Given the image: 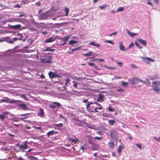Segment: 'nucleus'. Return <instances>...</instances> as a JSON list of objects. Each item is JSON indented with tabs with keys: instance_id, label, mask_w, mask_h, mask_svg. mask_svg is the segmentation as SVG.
<instances>
[{
	"instance_id": "2eb2a0df",
	"label": "nucleus",
	"mask_w": 160,
	"mask_h": 160,
	"mask_svg": "<svg viewBox=\"0 0 160 160\" xmlns=\"http://www.w3.org/2000/svg\"><path fill=\"white\" fill-rule=\"evenodd\" d=\"M39 111V112L38 114V115L42 117H43L44 115V110L42 108H40Z\"/></svg>"
},
{
	"instance_id": "f257e3e1",
	"label": "nucleus",
	"mask_w": 160,
	"mask_h": 160,
	"mask_svg": "<svg viewBox=\"0 0 160 160\" xmlns=\"http://www.w3.org/2000/svg\"><path fill=\"white\" fill-rule=\"evenodd\" d=\"M152 90L157 93H160V81H154L152 83Z\"/></svg>"
},
{
	"instance_id": "58836bf2",
	"label": "nucleus",
	"mask_w": 160,
	"mask_h": 160,
	"mask_svg": "<svg viewBox=\"0 0 160 160\" xmlns=\"http://www.w3.org/2000/svg\"><path fill=\"white\" fill-rule=\"evenodd\" d=\"M94 139L96 140H102V137H95L94 138Z\"/></svg>"
},
{
	"instance_id": "69168bd1",
	"label": "nucleus",
	"mask_w": 160,
	"mask_h": 160,
	"mask_svg": "<svg viewBox=\"0 0 160 160\" xmlns=\"http://www.w3.org/2000/svg\"><path fill=\"white\" fill-rule=\"evenodd\" d=\"M47 32L46 31H44L43 32H42V33L43 34H44V35H45V34H46L47 33Z\"/></svg>"
},
{
	"instance_id": "4d7b16f0",
	"label": "nucleus",
	"mask_w": 160,
	"mask_h": 160,
	"mask_svg": "<svg viewBox=\"0 0 160 160\" xmlns=\"http://www.w3.org/2000/svg\"><path fill=\"white\" fill-rule=\"evenodd\" d=\"M65 81H66V82H67L68 83L69 82V81H71V79L67 78L65 80Z\"/></svg>"
},
{
	"instance_id": "7c9ffc66",
	"label": "nucleus",
	"mask_w": 160,
	"mask_h": 160,
	"mask_svg": "<svg viewBox=\"0 0 160 160\" xmlns=\"http://www.w3.org/2000/svg\"><path fill=\"white\" fill-rule=\"evenodd\" d=\"M135 44L136 46L138 47V48L139 49H141L142 48V47L141 46L140 44L137 42H135Z\"/></svg>"
},
{
	"instance_id": "cd10ccee",
	"label": "nucleus",
	"mask_w": 160,
	"mask_h": 160,
	"mask_svg": "<svg viewBox=\"0 0 160 160\" xmlns=\"http://www.w3.org/2000/svg\"><path fill=\"white\" fill-rule=\"evenodd\" d=\"M90 45L93 46H95L97 47H100V45L99 44H95V42H92L90 43Z\"/></svg>"
},
{
	"instance_id": "5fc2aeb1",
	"label": "nucleus",
	"mask_w": 160,
	"mask_h": 160,
	"mask_svg": "<svg viewBox=\"0 0 160 160\" xmlns=\"http://www.w3.org/2000/svg\"><path fill=\"white\" fill-rule=\"evenodd\" d=\"M157 78H158L157 77H152L150 78V79L151 80H153L155 79H157Z\"/></svg>"
},
{
	"instance_id": "a18cd8bd",
	"label": "nucleus",
	"mask_w": 160,
	"mask_h": 160,
	"mask_svg": "<svg viewBox=\"0 0 160 160\" xmlns=\"http://www.w3.org/2000/svg\"><path fill=\"white\" fill-rule=\"evenodd\" d=\"M107 6L106 5H102L99 7V8L101 9H103L107 7Z\"/></svg>"
},
{
	"instance_id": "a19ab883",
	"label": "nucleus",
	"mask_w": 160,
	"mask_h": 160,
	"mask_svg": "<svg viewBox=\"0 0 160 160\" xmlns=\"http://www.w3.org/2000/svg\"><path fill=\"white\" fill-rule=\"evenodd\" d=\"M136 145L137 146V147L140 150H141L142 146L140 144V143L136 144Z\"/></svg>"
},
{
	"instance_id": "680f3d73",
	"label": "nucleus",
	"mask_w": 160,
	"mask_h": 160,
	"mask_svg": "<svg viewBox=\"0 0 160 160\" xmlns=\"http://www.w3.org/2000/svg\"><path fill=\"white\" fill-rule=\"evenodd\" d=\"M18 18H14L13 19L12 21L15 22V21H18Z\"/></svg>"
},
{
	"instance_id": "0e129e2a",
	"label": "nucleus",
	"mask_w": 160,
	"mask_h": 160,
	"mask_svg": "<svg viewBox=\"0 0 160 160\" xmlns=\"http://www.w3.org/2000/svg\"><path fill=\"white\" fill-rule=\"evenodd\" d=\"M117 33V32H115L114 33H112L109 35V36H110L111 37L112 35H115V34H116Z\"/></svg>"
},
{
	"instance_id": "1a4fd4ad",
	"label": "nucleus",
	"mask_w": 160,
	"mask_h": 160,
	"mask_svg": "<svg viewBox=\"0 0 160 160\" xmlns=\"http://www.w3.org/2000/svg\"><path fill=\"white\" fill-rule=\"evenodd\" d=\"M18 105L21 107L22 109L23 110H29V108L27 107L25 104L21 103L20 104H18Z\"/></svg>"
},
{
	"instance_id": "a878e982",
	"label": "nucleus",
	"mask_w": 160,
	"mask_h": 160,
	"mask_svg": "<svg viewBox=\"0 0 160 160\" xmlns=\"http://www.w3.org/2000/svg\"><path fill=\"white\" fill-rule=\"evenodd\" d=\"M64 10L65 12V16H68V12L69 11V9L67 8H65L64 9Z\"/></svg>"
},
{
	"instance_id": "8fccbe9b",
	"label": "nucleus",
	"mask_w": 160,
	"mask_h": 160,
	"mask_svg": "<svg viewBox=\"0 0 160 160\" xmlns=\"http://www.w3.org/2000/svg\"><path fill=\"white\" fill-rule=\"evenodd\" d=\"M29 113H27L26 114H20L19 115V116H25L26 115H29Z\"/></svg>"
},
{
	"instance_id": "c03bdc74",
	"label": "nucleus",
	"mask_w": 160,
	"mask_h": 160,
	"mask_svg": "<svg viewBox=\"0 0 160 160\" xmlns=\"http://www.w3.org/2000/svg\"><path fill=\"white\" fill-rule=\"evenodd\" d=\"M105 42H107L109 43H110L112 45L114 44V43H113V42L111 40H106L105 41Z\"/></svg>"
},
{
	"instance_id": "6e6552de",
	"label": "nucleus",
	"mask_w": 160,
	"mask_h": 160,
	"mask_svg": "<svg viewBox=\"0 0 160 160\" xmlns=\"http://www.w3.org/2000/svg\"><path fill=\"white\" fill-rule=\"evenodd\" d=\"M70 38L69 36H67L65 37L64 38L62 39V43L60 44V45H64L66 44V42L68 41V39Z\"/></svg>"
},
{
	"instance_id": "c9c22d12",
	"label": "nucleus",
	"mask_w": 160,
	"mask_h": 160,
	"mask_svg": "<svg viewBox=\"0 0 160 160\" xmlns=\"http://www.w3.org/2000/svg\"><path fill=\"white\" fill-rule=\"evenodd\" d=\"M128 84V83L127 82L123 81L122 82V85L123 86H127Z\"/></svg>"
},
{
	"instance_id": "3c124183",
	"label": "nucleus",
	"mask_w": 160,
	"mask_h": 160,
	"mask_svg": "<svg viewBox=\"0 0 160 160\" xmlns=\"http://www.w3.org/2000/svg\"><path fill=\"white\" fill-rule=\"evenodd\" d=\"M116 63L118 64V65L119 66L121 67H122V65L123 64V63L121 62H117Z\"/></svg>"
},
{
	"instance_id": "a211bd4d",
	"label": "nucleus",
	"mask_w": 160,
	"mask_h": 160,
	"mask_svg": "<svg viewBox=\"0 0 160 160\" xmlns=\"http://www.w3.org/2000/svg\"><path fill=\"white\" fill-rule=\"evenodd\" d=\"M55 39L54 38H50L45 40V42L46 43H50L54 41Z\"/></svg>"
},
{
	"instance_id": "f8f14e48",
	"label": "nucleus",
	"mask_w": 160,
	"mask_h": 160,
	"mask_svg": "<svg viewBox=\"0 0 160 160\" xmlns=\"http://www.w3.org/2000/svg\"><path fill=\"white\" fill-rule=\"evenodd\" d=\"M140 82H142L143 83L147 85L148 86H150L151 85V82L148 79L146 78V80L145 81H143L142 80H140Z\"/></svg>"
},
{
	"instance_id": "603ef678",
	"label": "nucleus",
	"mask_w": 160,
	"mask_h": 160,
	"mask_svg": "<svg viewBox=\"0 0 160 160\" xmlns=\"http://www.w3.org/2000/svg\"><path fill=\"white\" fill-rule=\"evenodd\" d=\"M147 4L148 5H150L151 6L152 5V4L150 2L149 0H148L147 2Z\"/></svg>"
},
{
	"instance_id": "0eeeda50",
	"label": "nucleus",
	"mask_w": 160,
	"mask_h": 160,
	"mask_svg": "<svg viewBox=\"0 0 160 160\" xmlns=\"http://www.w3.org/2000/svg\"><path fill=\"white\" fill-rule=\"evenodd\" d=\"M61 106V104L57 102H53L51 104H49V106L52 109H55L56 107L59 108Z\"/></svg>"
},
{
	"instance_id": "ddd939ff",
	"label": "nucleus",
	"mask_w": 160,
	"mask_h": 160,
	"mask_svg": "<svg viewBox=\"0 0 160 160\" xmlns=\"http://www.w3.org/2000/svg\"><path fill=\"white\" fill-rule=\"evenodd\" d=\"M48 75L50 78H53L58 77V75L56 73H55L52 71L49 72Z\"/></svg>"
},
{
	"instance_id": "f3484780",
	"label": "nucleus",
	"mask_w": 160,
	"mask_h": 160,
	"mask_svg": "<svg viewBox=\"0 0 160 160\" xmlns=\"http://www.w3.org/2000/svg\"><path fill=\"white\" fill-rule=\"evenodd\" d=\"M124 148V146L123 145H120L119 146L117 149V152L118 153H120L122 149Z\"/></svg>"
},
{
	"instance_id": "49530a36",
	"label": "nucleus",
	"mask_w": 160,
	"mask_h": 160,
	"mask_svg": "<svg viewBox=\"0 0 160 160\" xmlns=\"http://www.w3.org/2000/svg\"><path fill=\"white\" fill-rule=\"evenodd\" d=\"M29 2V1L28 0H24L22 1V3L24 4H27Z\"/></svg>"
},
{
	"instance_id": "de8ad7c7",
	"label": "nucleus",
	"mask_w": 160,
	"mask_h": 160,
	"mask_svg": "<svg viewBox=\"0 0 160 160\" xmlns=\"http://www.w3.org/2000/svg\"><path fill=\"white\" fill-rule=\"evenodd\" d=\"M18 35L20 36V37L19 38V39H19V40H22V38L23 37L22 35L21 34H20V33H18Z\"/></svg>"
},
{
	"instance_id": "412c9836",
	"label": "nucleus",
	"mask_w": 160,
	"mask_h": 160,
	"mask_svg": "<svg viewBox=\"0 0 160 160\" xmlns=\"http://www.w3.org/2000/svg\"><path fill=\"white\" fill-rule=\"evenodd\" d=\"M119 48L121 50L124 51L126 50V48L123 45L122 42H121L119 43Z\"/></svg>"
},
{
	"instance_id": "774afa93",
	"label": "nucleus",
	"mask_w": 160,
	"mask_h": 160,
	"mask_svg": "<svg viewBox=\"0 0 160 160\" xmlns=\"http://www.w3.org/2000/svg\"><path fill=\"white\" fill-rule=\"evenodd\" d=\"M18 160H24L21 157H19L18 158Z\"/></svg>"
},
{
	"instance_id": "6e6d98bb",
	"label": "nucleus",
	"mask_w": 160,
	"mask_h": 160,
	"mask_svg": "<svg viewBox=\"0 0 160 160\" xmlns=\"http://www.w3.org/2000/svg\"><path fill=\"white\" fill-rule=\"evenodd\" d=\"M1 150L2 151H7V150H8V149L7 148H1Z\"/></svg>"
},
{
	"instance_id": "423d86ee",
	"label": "nucleus",
	"mask_w": 160,
	"mask_h": 160,
	"mask_svg": "<svg viewBox=\"0 0 160 160\" xmlns=\"http://www.w3.org/2000/svg\"><path fill=\"white\" fill-rule=\"evenodd\" d=\"M21 102L22 101H16V100H10L8 98L6 97L5 98V99H2L0 100V103H1L2 102H8L10 103H15L16 102Z\"/></svg>"
},
{
	"instance_id": "4c0bfd02",
	"label": "nucleus",
	"mask_w": 160,
	"mask_h": 160,
	"mask_svg": "<svg viewBox=\"0 0 160 160\" xmlns=\"http://www.w3.org/2000/svg\"><path fill=\"white\" fill-rule=\"evenodd\" d=\"M96 60H98L99 61H100L102 62H104V59H95L92 60L91 61H95Z\"/></svg>"
},
{
	"instance_id": "864d4df0",
	"label": "nucleus",
	"mask_w": 160,
	"mask_h": 160,
	"mask_svg": "<svg viewBox=\"0 0 160 160\" xmlns=\"http://www.w3.org/2000/svg\"><path fill=\"white\" fill-rule=\"evenodd\" d=\"M27 118V117H25L23 118H19V120H22V121H23L24 120V119H25V118Z\"/></svg>"
},
{
	"instance_id": "338daca9",
	"label": "nucleus",
	"mask_w": 160,
	"mask_h": 160,
	"mask_svg": "<svg viewBox=\"0 0 160 160\" xmlns=\"http://www.w3.org/2000/svg\"><path fill=\"white\" fill-rule=\"evenodd\" d=\"M18 39L17 38H15L13 39V41L14 42L17 40H18Z\"/></svg>"
},
{
	"instance_id": "9d476101",
	"label": "nucleus",
	"mask_w": 160,
	"mask_h": 160,
	"mask_svg": "<svg viewBox=\"0 0 160 160\" xmlns=\"http://www.w3.org/2000/svg\"><path fill=\"white\" fill-rule=\"evenodd\" d=\"M9 26L11 29L15 30L19 29L21 27V26L20 24H17L15 25H9Z\"/></svg>"
},
{
	"instance_id": "f704fd0d",
	"label": "nucleus",
	"mask_w": 160,
	"mask_h": 160,
	"mask_svg": "<svg viewBox=\"0 0 160 160\" xmlns=\"http://www.w3.org/2000/svg\"><path fill=\"white\" fill-rule=\"evenodd\" d=\"M104 67L107 69H110L111 70H114L115 69V68L113 67H109L106 66H104Z\"/></svg>"
},
{
	"instance_id": "e433bc0d",
	"label": "nucleus",
	"mask_w": 160,
	"mask_h": 160,
	"mask_svg": "<svg viewBox=\"0 0 160 160\" xmlns=\"http://www.w3.org/2000/svg\"><path fill=\"white\" fill-rule=\"evenodd\" d=\"M54 125L57 127H62L63 125V124L60 123L58 124H54Z\"/></svg>"
},
{
	"instance_id": "c85d7f7f",
	"label": "nucleus",
	"mask_w": 160,
	"mask_h": 160,
	"mask_svg": "<svg viewBox=\"0 0 160 160\" xmlns=\"http://www.w3.org/2000/svg\"><path fill=\"white\" fill-rule=\"evenodd\" d=\"M72 82L73 83V87L78 89V83L75 81H72Z\"/></svg>"
},
{
	"instance_id": "13d9d810",
	"label": "nucleus",
	"mask_w": 160,
	"mask_h": 160,
	"mask_svg": "<svg viewBox=\"0 0 160 160\" xmlns=\"http://www.w3.org/2000/svg\"><path fill=\"white\" fill-rule=\"evenodd\" d=\"M22 97L24 98L25 99L27 100V98L25 96L24 94H23L22 95Z\"/></svg>"
},
{
	"instance_id": "37998d69",
	"label": "nucleus",
	"mask_w": 160,
	"mask_h": 160,
	"mask_svg": "<svg viewBox=\"0 0 160 160\" xmlns=\"http://www.w3.org/2000/svg\"><path fill=\"white\" fill-rule=\"evenodd\" d=\"M134 46V44L133 42H131L130 45L128 46V49H129L130 48L133 47Z\"/></svg>"
},
{
	"instance_id": "2f4dec72",
	"label": "nucleus",
	"mask_w": 160,
	"mask_h": 160,
	"mask_svg": "<svg viewBox=\"0 0 160 160\" xmlns=\"http://www.w3.org/2000/svg\"><path fill=\"white\" fill-rule=\"evenodd\" d=\"M124 10V8L123 7H121L119 8L117 10V12H122Z\"/></svg>"
},
{
	"instance_id": "052dcab7",
	"label": "nucleus",
	"mask_w": 160,
	"mask_h": 160,
	"mask_svg": "<svg viewBox=\"0 0 160 160\" xmlns=\"http://www.w3.org/2000/svg\"><path fill=\"white\" fill-rule=\"evenodd\" d=\"M36 4L38 6H39L41 5V3H40V2H36Z\"/></svg>"
},
{
	"instance_id": "4be33fe9",
	"label": "nucleus",
	"mask_w": 160,
	"mask_h": 160,
	"mask_svg": "<svg viewBox=\"0 0 160 160\" xmlns=\"http://www.w3.org/2000/svg\"><path fill=\"white\" fill-rule=\"evenodd\" d=\"M108 145L109 148H113L115 146V144L114 142L110 141L108 142Z\"/></svg>"
},
{
	"instance_id": "bf43d9fd",
	"label": "nucleus",
	"mask_w": 160,
	"mask_h": 160,
	"mask_svg": "<svg viewBox=\"0 0 160 160\" xmlns=\"http://www.w3.org/2000/svg\"><path fill=\"white\" fill-rule=\"evenodd\" d=\"M35 129H40V130H42V128L41 127H35ZM42 131V130H41Z\"/></svg>"
},
{
	"instance_id": "7ed1b4c3",
	"label": "nucleus",
	"mask_w": 160,
	"mask_h": 160,
	"mask_svg": "<svg viewBox=\"0 0 160 160\" xmlns=\"http://www.w3.org/2000/svg\"><path fill=\"white\" fill-rule=\"evenodd\" d=\"M141 79L138 78L133 77V78L128 79V81L129 84L132 85H135L138 84V82H140Z\"/></svg>"
},
{
	"instance_id": "ea45409f",
	"label": "nucleus",
	"mask_w": 160,
	"mask_h": 160,
	"mask_svg": "<svg viewBox=\"0 0 160 160\" xmlns=\"http://www.w3.org/2000/svg\"><path fill=\"white\" fill-rule=\"evenodd\" d=\"M108 109L109 111L111 112H113L115 110V109L114 108H112L111 106L109 107Z\"/></svg>"
},
{
	"instance_id": "9b49d317",
	"label": "nucleus",
	"mask_w": 160,
	"mask_h": 160,
	"mask_svg": "<svg viewBox=\"0 0 160 160\" xmlns=\"http://www.w3.org/2000/svg\"><path fill=\"white\" fill-rule=\"evenodd\" d=\"M74 123L75 125L78 126H81L82 124V122L81 121L76 119H74Z\"/></svg>"
},
{
	"instance_id": "5701e85b",
	"label": "nucleus",
	"mask_w": 160,
	"mask_h": 160,
	"mask_svg": "<svg viewBox=\"0 0 160 160\" xmlns=\"http://www.w3.org/2000/svg\"><path fill=\"white\" fill-rule=\"evenodd\" d=\"M88 65L90 66H92L93 67L95 68H96V69L98 70H100V69H98L97 67V66H96L95 64L94 63H91V62H89L88 63Z\"/></svg>"
},
{
	"instance_id": "b1692460",
	"label": "nucleus",
	"mask_w": 160,
	"mask_h": 160,
	"mask_svg": "<svg viewBox=\"0 0 160 160\" xmlns=\"http://www.w3.org/2000/svg\"><path fill=\"white\" fill-rule=\"evenodd\" d=\"M144 60L145 62H146V60L152 62H153L154 61V60L149 57H146V58H144Z\"/></svg>"
},
{
	"instance_id": "473e14b6",
	"label": "nucleus",
	"mask_w": 160,
	"mask_h": 160,
	"mask_svg": "<svg viewBox=\"0 0 160 160\" xmlns=\"http://www.w3.org/2000/svg\"><path fill=\"white\" fill-rule=\"evenodd\" d=\"M69 45H71L73 44L76 43L77 42L74 40H71L69 42Z\"/></svg>"
},
{
	"instance_id": "e2e57ef3",
	"label": "nucleus",
	"mask_w": 160,
	"mask_h": 160,
	"mask_svg": "<svg viewBox=\"0 0 160 160\" xmlns=\"http://www.w3.org/2000/svg\"><path fill=\"white\" fill-rule=\"evenodd\" d=\"M40 76L42 79L44 78H45V76L42 74L40 75Z\"/></svg>"
},
{
	"instance_id": "393cba45",
	"label": "nucleus",
	"mask_w": 160,
	"mask_h": 160,
	"mask_svg": "<svg viewBox=\"0 0 160 160\" xmlns=\"http://www.w3.org/2000/svg\"><path fill=\"white\" fill-rule=\"evenodd\" d=\"M128 33L129 35L131 37H132L134 36L137 34V33H133L130 32L128 30H127Z\"/></svg>"
},
{
	"instance_id": "6ab92c4d",
	"label": "nucleus",
	"mask_w": 160,
	"mask_h": 160,
	"mask_svg": "<svg viewBox=\"0 0 160 160\" xmlns=\"http://www.w3.org/2000/svg\"><path fill=\"white\" fill-rule=\"evenodd\" d=\"M69 140L72 142H73L74 144L76 143L78 141V139L76 138H69Z\"/></svg>"
},
{
	"instance_id": "79ce46f5",
	"label": "nucleus",
	"mask_w": 160,
	"mask_h": 160,
	"mask_svg": "<svg viewBox=\"0 0 160 160\" xmlns=\"http://www.w3.org/2000/svg\"><path fill=\"white\" fill-rule=\"evenodd\" d=\"M153 138L157 141L160 142V136L158 138H157L156 137H154Z\"/></svg>"
},
{
	"instance_id": "4468645a",
	"label": "nucleus",
	"mask_w": 160,
	"mask_h": 160,
	"mask_svg": "<svg viewBox=\"0 0 160 160\" xmlns=\"http://www.w3.org/2000/svg\"><path fill=\"white\" fill-rule=\"evenodd\" d=\"M103 95L99 94L97 101L100 102H102L103 101Z\"/></svg>"
},
{
	"instance_id": "bb28decb",
	"label": "nucleus",
	"mask_w": 160,
	"mask_h": 160,
	"mask_svg": "<svg viewBox=\"0 0 160 160\" xmlns=\"http://www.w3.org/2000/svg\"><path fill=\"white\" fill-rule=\"evenodd\" d=\"M92 54V52H90L88 53L83 54V55L86 56V57H89Z\"/></svg>"
},
{
	"instance_id": "aec40b11",
	"label": "nucleus",
	"mask_w": 160,
	"mask_h": 160,
	"mask_svg": "<svg viewBox=\"0 0 160 160\" xmlns=\"http://www.w3.org/2000/svg\"><path fill=\"white\" fill-rule=\"evenodd\" d=\"M138 41L142 44L143 45L146 46L147 44V43L146 40H143L141 39H139L138 40Z\"/></svg>"
},
{
	"instance_id": "f03ea898",
	"label": "nucleus",
	"mask_w": 160,
	"mask_h": 160,
	"mask_svg": "<svg viewBox=\"0 0 160 160\" xmlns=\"http://www.w3.org/2000/svg\"><path fill=\"white\" fill-rule=\"evenodd\" d=\"M94 104L93 102H90L88 103L86 106V108L88 110V111L91 112L95 113L97 112H99V111H98V109L101 110L102 109V107L100 106L99 107L95 108L94 109V111H92L91 109L90 105Z\"/></svg>"
},
{
	"instance_id": "72a5a7b5",
	"label": "nucleus",
	"mask_w": 160,
	"mask_h": 160,
	"mask_svg": "<svg viewBox=\"0 0 160 160\" xmlns=\"http://www.w3.org/2000/svg\"><path fill=\"white\" fill-rule=\"evenodd\" d=\"M5 116L3 114H0V119L2 121H3L5 118Z\"/></svg>"
},
{
	"instance_id": "09e8293b",
	"label": "nucleus",
	"mask_w": 160,
	"mask_h": 160,
	"mask_svg": "<svg viewBox=\"0 0 160 160\" xmlns=\"http://www.w3.org/2000/svg\"><path fill=\"white\" fill-rule=\"evenodd\" d=\"M49 47H47L46 49H44L42 50L43 52L47 51H49Z\"/></svg>"
},
{
	"instance_id": "c756f323",
	"label": "nucleus",
	"mask_w": 160,
	"mask_h": 160,
	"mask_svg": "<svg viewBox=\"0 0 160 160\" xmlns=\"http://www.w3.org/2000/svg\"><path fill=\"white\" fill-rule=\"evenodd\" d=\"M108 122L109 124L112 126L115 122V121L113 120H110L108 121Z\"/></svg>"
},
{
	"instance_id": "dca6fc26",
	"label": "nucleus",
	"mask_w": 160,
	"mask_h": 160,
	"mask_svg": "<svg viewBox=\"0 0 160 160\" xmlns=\"http://www.w3.org/2000/svg\"><path fill=\"white\" fill-rule=\"evenodd\" d=\"M57 132V131H54V130H52L48 132L47 133V135L48 136V138L50 136L56 134Z\"/></svg>"
},
{
	"instance_id": "39448f33",
	"label": "nucleus",
	"mask_w": 160,
	"mask_h": 160,
	"mask_svg": "<svg viewBox=\"0 0 160 160\" xmlns=\"http://www.w3.org/2000/svg\"><path fill=\"white\" fill-rule=\"evenodd\" d=\"M28 142L27 141H26L25 142L23 143H22L21 145H19V149L20 151L22 152H24V149L28 148Z\"/></svg>"
},
{
	"instance_id": "20e7f679",
	"label": "nucleus",
	"mask_w": 160,
	"mask_h": 160,
	"mask_svg": "<svg viewBox=\"0 0 160 160\" xmlns=\"http://www.w3.org/2000/svg\"><path fill=\"white\" fill-rule=\"evenodd\" d=\"M110 135L111 138L112 139L115 140H118V138L117 136V132L115 130H111L110 132Z\"/></svg>"
}]
</instances>
